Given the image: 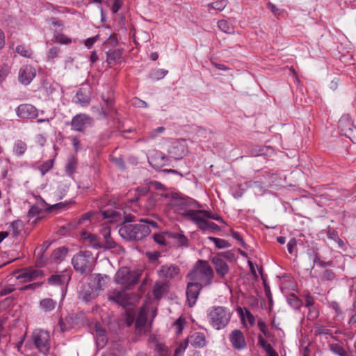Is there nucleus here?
Here are the masks:
<instances>
[{
  "mask_svg": "<svg viewBox=\"0 0 356 356\" xmlns=\"http://www.w3.org/2000/svg\"><path fill=\"white\" fill-rule=\"evenodd\" d=\"M102 213L104 218H112L114 220H121L123 216L124 222L120 225L118 232L121 237L128 241L141 240L147 236L151 232L149 225L157 227L156 222L147 219H141L138 224H128L134 220V217L126 216L124 211L121 213L120 211L106 210Z\"/></svg>",
  "mask_w": 356,
  "mask_h": 356,
  "instance_id": "f257e3e1",
  "label": "nucleus"
},
{
  "mask_svg": "<svg viewBox=\"0 0 356 356\" xmlns=\"http://www.w3.org/2000/svg\"><path fill=\"white\" fill-rule=\"evenodd\" d=\"M188 277L191 281L205 287L212 284L214 272L208 261L200 259L188 273Z\"/></svg>",
  "mask_w": 356,
  "mask_h": 356,
  "instance_id": "f03ea898",
  "label": "nucleus"
},
{
  "mask_svg": "<svg viewBox=\"0 0 356 356\" xmlns=\"http://www.w3.org/2000/svg\"><path fill=\"white\" fill-rule=\"evenodd\" d=\"M72 264L76 272L87 275L93 270V255L90 251H80L73 256Z\"/></svg>",
  "mask_w": 356,
  "mask_h": 356,
  "instance_id": "7ed1b4c3",
  "label": "nucleus"
},
{
  "mask_svg": "<svg viewBox=\"0 0 356 356\" xmlns=\"http://www.w3.org/2000/svg\"><path fill=\"white\" fill-rule=\"evenodd\" d=\"M208 318L211 325L216 330L225 328L231 318L230 310L225 307H212L209 313Z\"/></svg>",
  "mask_w": 356,
  "mask_h": 356,
  "instance_id": "20e7f679",
  "label": "nucleus"
},
{
  "mask_svg": "<svg viewBox=\"0 0 356 356\" xmlns=\"http://www.w3.org/2000/svg\"><path fill=\"white\" fill-rule=\"evenodd\" d=\"M138 280V276L126 267L120 268L115 276V282L122 285L126 289L135 285Z\"/></svg>",
  "mask_w": 356,
  "mask_h": 356,
  "instance_id": "39448f33",
  "label": "nucleus"
},
{
  "mask_svg": "<svg viewBox=\"0 0 356 356\" xmlns=\"http://www.w3.org/2000/svg\"><path fill=\"white\" fill-rule=\"evenodd\" d=\"M32 338L39 351L47 355L50 348L49 332L44 330H35L33 332Z\"/></svg>",
  "mask_w": 356,
  "mask_h": 356,
  "instance_id": "423d86ee",
  "label": "nucleus"
},
{
  "mask_svg": "<svg viewBox=\"0 0 356 356\" xmlns=\"http://www.w3.org/2000/svg\"><path fill=\"white\" fill-rule=\"evenodd\" d=\"M92 119L83 113H79L74 116L71 121L72 129L79 132H83L85 129L92 124Z\"/></svg>",
  "mask_w": 356,
  "mask_h": 356,
  "instance_id": "0eeeda50",
  "label": "nucleus"
},
{
  "mask_svg": "<svg viewBox=\"0 0 356 356\" xmlns=\"http://www.w3.org/2000/svg\"><path fill=\"white\" fill-rule=\"evenodd\" d=\"M203 287V286L193 281L191 282L188 283L186 289V296L188 302V305L191 307L195 304L199 296L200 292Z\"/></svg>",
  "mask_w": 356,
  "mask_h": 356,
  "instance_id": "6e6552de",
  "label": "nucleus"
},
{
  "mask_svg": "<svg viewBox=\"0 0 356 356\" xmlns=\"http://www.w3.org/2000/svg\"><path fill=\"white\" fill-rule=\"evenodd\" d=\"M180 273L179 268L175 264H165L161 266L158 270L159 277L165 280H172L175 278Z\"/></svg>",
  "mask_w": 356,
  "mask_h": 356,
  "instance_id": "1a4fd4ad",
  "label": "nucleus"
},
{
  "mask_svg": "<svg viewBox=\"0 0 356 356\" xmlns=\"http://www.w3.org/2000/svg\"><path fill=\"white\" fill-rule=\"evenodd\" d=\"M108 300L115 302L120 305L125 307L131 305V298L125 291H113L108 296Z\"/></svg>",
  "mask_w": 356,
  "mask_h": 356,
  "instance_id": "9d476101",
  "label": "nucleus"
},
{
  "mask_svg": "<svg viewBox=\"0 0 356 356\" xmlns=\"http://www.w3.org/2000/svg\"><path fill=\"white\" fill-rule=\"evenodd\" d=\"M35 76V70L29 65L22 66L19 71V81L24 85L29 84Z\"/></svg>",
  "mask_w": 356,
  "mask_h": 356,
  "instance_id": "9b49d317",
  "label": "nucleus"
},
{
  "mask_svg": "<svg viewBox=\"0 0 356 356\" xmlns=\"http://www.w3.org/2000/svg\"><path fill=\"white\" fill-rule=\"evenodd\" d=\"M17 115L24 119H33L38 116V110L31 104H21L17 108Z\"/></svg>",
  "mask_w": 356,
  "mask_h": 356,
  "instance_id": "f8f14e48",
  "label": "nucleus"
},
{
  "mask_svg": "<svg viewBox=\"0 0 356 356\" xmlns=\"http://www.w3.org/2000/svg\"><path fill=\"white\" fill-rule=\"evenodd\" d=\"M229 340L234 348L242 350L246 347V342L243 332L240 330H234L229 335Z\"/></svg>",
  "mask_w": 356,
  "mask_h": 356,
  "instance_id": "ddd939ff",
  "label": "nucleus"
},
{
  "mask_svg": "<svg viewBox=\"0 0 356 356\" xmlns=\"http://www.w3.org/2000/svg\"><path fill=\"white\" fill-rule=\"evenodd\" d=\"M168 160V158L162 152H158L148 159V162L156 170H160L162 167L167 165Z\"/></svg>",
  "mask_w": 356,
  "mask_h": 356,
  "instance_id": "4468645a",
  "label": "nucleus"
},
{
  "mask_svg": "<svg viewBox=\"0 0 356 356\" xmlns=\"http://www.w3.org/2000/svg\"><path fill=\"white\" fill-rule=\"evenodd\" d=\"M147 316L145 310H140L135 323L136 330L138 333H146L149 331V326L147 325Z\"/></svg>",
  "mask_w": 356,
  "mask_h": 356,
  "instance_id": "2eb2a0df",
  "label": "nucleus"
},
{
  "mask_svg": "<svg viewBox=\"0 0 356 356\" xmlns=\"http://www.w3.org/2000/svg\"><path fill=\"white\" fill-rule=\"evenodd\" d=\"M97 289L92 285L88 284L83 286L82 289L79 291V297L84 302H89L98 296Z\"/></svg>",
  "mask_w": 356,
  "mask_h": 356,
  "instance_id": "dca6fc26",
  "label": "nucleus"
},
{
  "mask_svg": "<svg viewBox=\"0 0 356 356\" xmlns=\"http://www.w3.org/2000/svg\"><path fill=\"white\" fill-rule=\"evenodd\" d=\"M208 218L202 217L197 222V227L204 233H213L220 230V227L213 222L207 220Z\"/></svg>",
  "mask_w": 356,
  "mask_h": 356,
  "instance_id": "f3484780",
  "label": "nucleus"
},
{
  "mask_svg": "<svg viewBox=\"0 0 356 356\" xmlns=\"http://www.w3.org/2000/svg\"><path fill=\"white\" fill-rule=\"evenodd\" d=\"M211 261L215 266L216 273L220 277H224L229 272V266L227 263L220 257H214Z\"/></svg>",
  "mask_w": 356,
  "mask_h": 356,
  "instance_id": "a211bd4d",
  "label": "nucleus"
},
{
  "mask_svg": "<svg viewBox=\"0 0 356 356\" xmlns=\"http://www.w3.org/2000/svg\"><path fill=\"white\" fill-rule=\"evenodd\" d=\"M187 340L193 347L197 348H203L207 343L204 334L201 332L193 334Z\"/></svg>",
  "mask_w": 356,
  "mask_h": 356,
  "instance_id": "6ab92c4d",
  "label": "nucleus"
},
{
  "mask_svg": "<svg viewBox=\"0 0 356 356\" xmlns=\"http://www.w3.org/2000/svg\"><path fill=\"white\" fill-rule=\"evenodd\" d=\"M96 341L98 347L103 348L107 343L106 332L99 324L95 325Z\"/></svg>",
  "mask_w": 356,
  "mask_h": 356,
  "instance_id": "aec40b11",
  "label": "nucleus"
},
{
  "mask_svg": "<svg viewBox=\"0 0 356 356\" xmlns=\"http://www.w3.org/2000/svg\"><path fill=\"white\" fill-rule=\"evenodd\" d=\"M81 236L82 238L86 242H88V244L93 248L99 249L102 248V247L103 246L97 236L95 234L84 232L82 233Z\"/></svg>",
  "mask_w": 356,
  "mask_h": 356,
  "instance_id": "412c9836",
  "label": "nucleus"
},
{
  "mask_svg": "<svg viewBox=\"0 0 356 356\" xmlns=\"http://www.w3.org/2000/svg\"><path fill=\"white\" fill-rule=\"evenodd\" d=\"M205 213V210H187L184 213L183 216L189 218L191 220H193L196 225L200 221V218L203 217V214Z\"/></svg>",
  "mask_w": 356,
  "mask_h": 356,
  "instance_id": "4be33fe9",
  "label": "nucleus"
},
{
  "mask_svg": "<svg viewBox=\"0 0 356 356\" xmlns=\"http://www.w3.org/2000/svg\"><path fill=\"white\" fill-rule=\"evenodd\" d=\"M102 235L104 238L105 243H102V248L112 249L116 246L115 242L111 237V230L108 228H104L102 231Z\"/></svg>",
  "mask_w": 356,
  "mask_h": 356,
  "instance_id": "5701e85b",
  "label": "nucleus"
},
{
  "mask_svg": "<svg viewBox=\"0 0 356 356\" xmlns=\"http://www.w3.org/2000/svg\"><path fill=\"white\" fill-rule=\"evenodd\" d=\"M120 49L109 50L106 52V62L111 65L117 63L122 57Z\"/></svg>",
  "mask_w": 356,
  "mask_h": 356,
  "instance_id": "b1692460",
  "label": "nucleus"
},
{
  "mask_svg": "<svg viewBox=\"0 0 356 356\" xmlns=\"http://www.w3.org/2000/svg\"><path fill=\"white\" fill-rule=\"evenodd\" d=\"M56 306V302L51 298H44L40 302V307L42 310L45 312H50L53 311Z\"/></svg>",
  "mask_w": 356,
  "mask_h": 356,
  "instance_id": "393cba45",
  "label": "nucleus"
},
{
  "mask_svg": "<svg viewBox=\"0 0 356 356\" xmlns=\"http://www.w3.org/2000/svg\"><path fill=\"white\" fill-rule=\"evenodd\" d=\"M70 279L69 275H53L48 279V282L51 284H63L65 282H68Z\"/></svg>",
  "mask_w": 356,
  "mask_h": 356,
  "instance_id": "a878e982",
  "label": "nucleus"
},
{
  "mask_svg": "<svg viewBox=\"0 0 356 356\" xmlns=\"http://www.w3.org/2000/svg\"><path fill=\"white\" fill-rule=\"evenodd\" d=\"M108 280V277L104 275H102L101 274H97L95 278L93 287L97 289V291H102L104 289V287L106 284V282Z\"/></svg>",
  "mask_w": 356,
  "mask_h": 356,
  "instance_id": "bb28decb",
  "label": "nucleus"
},
{
  "mask_svg": "<svg viewBox=\"0 0 356 356\" xmlns=\"http://www.w3.org/2000/svg\"><path fill=\"white\" fill-rule=\"evenodd\" d=\"M167 235L169 236V237H171L174 239H175L179 245L180 246H186L187 247L188 245V240L187 237L181 233H166Z\"/></svg>",
  "mask_w": 356,
  "mask_h": 356,
  "instance_id": "cd10ccee",
  "label": "nucleus"
},
{
  "mask_svg": "<svg viewBox=\"0 0 356 356\" xmlns=\"http://www.w3.org/2000/svg\"><path fill=\"white\" fill-rule=\"evenodd\" d=\"M339 127L341 129L342 131L345 132V134L347 135V132L353 131L352 122L349 120L347 116H343L339 120Z\"/></svg>",
  "mask_w": 356,
  "mask_h": 356,
  "instance_id": "c85d7f7f",
  "label": "nucleus"
},
{
  "mask_svg": "<svg viewBox=\"0 0 356 356\" xmlns=\"http://www.w3.org/2000/svg\"><path fill=\"white\" fill-rule=\"evenodd\" d=\"M330 350L339 356H348V352L340 343H331L329 345Z\"/></svg>",
  "mask_w": 356,
  "mask_h": 356,
  "instance_id": "c756f323",
  "label": "nucleus"
},
{
  "mask_svg": "<svg viewBox=\"0 0 356 356\" xmlns=\"http://www.w3.org/2000/svg\"><path fill=\"white\" fill-rule=\"evenodd\" d=\"M218 27L225 33L231 34L234 33V27L232 24L227 20H220L218 22Z\"/></svg>",
  "mask_w": 356,
  "mask_h": 356,
  "instance_id": "7c9ffc66",
  "label": "nucleus"
},
{
  "mask_svg": "<svg viewBox=\"0 0 356 356\" xmlns=\"http://www.w3.org/2000/svg\"><path fill=\"white\" fill-rule=\"evenodd\" d=\"M13 149L17 156H22L26 150V144L22 140H17L14 145Z\"/></svg>",
  "mask_w": 356,
  "mask_h": 356,
  "instance_id": "2f4dec72",
  "label": "nucleus"
},
{
  "mask_svg": "<svg viewBox=\"0 0 356 356\" xmlns=\"http://www.w3.org/2000/svg\"><path fill=\"white\" fill-rule=\"evenodd\" d=\"M67 248L65 247L58 248L52 252L51 257L54 260L57 261L65 257L67 254Z\"/></svg>",
  "mask_w": 356,
  "mask_h": 356,
  "instance_id": "473e14b6",
  "label": "nucleus"
},
{
  "mask_svg": "<svg viewBox=\"0 0 356 356\" xmlns=\"http://www.w3.org/2000/svg\"><path fill=\"white\" fill-rule=\"evenodd\" d=\"M208 239L213 241L216 247L218 249H223L230 246L229 243L225 239H221L213 236L208 237Z\"/></svg>",
  "mask_w": 356,
  "mask_h": 356,
  "instance_id": "72a5a7b5",
  "label": "nucleus"
},
{
  "mask_svg": "<svg viewBox=\"0 0 356 356\" xmlns=\"http://www.w3.org/2000/svg\"><path fill=\"white\" fill-rule=\"evenodd\" d=\"M76 161L74 157H72L69 159L66 166H65V172L69 175L71 176L76 169Z\"/></svg>",
  "mask_w": 356,
  "mask_h": 356,
  "instance_id": "f704fd0d",
  "label": "nucleus"
},
{
  "mask_svg": "<svg viewBox=\"0 0 356 356\" xmlns=\"http://www.w3.org/2000/svg\"><path fill=\"white\" fill-rule=\"evenodd\" d=\"M258 339L259 346L266 352L268 355L274 351L272 346L270 343H268L262 337V336L259 335Z\"/></svg>",
  "mask_w": 356,
  "mask_h": 356,
  "instance_id": "c9c22d12",
  "label": "nucleus"
},
{
  "mask_svg": "<svg viewBox=\"0 0 356 356\" xmlns=\"http://www.w3.org/2000/svg\"><path fill=\"white\" fill-rule=\"evenodd\" d=\"M168 74V71L163 69H158L150 74V78L154 80H160Z\"/></svg>",
  "mask_w": 356,
  "mask_h": 356,
  "instance_id": "e433bc0d",
  "label": "nucleus"
},
{
  "mask_svg": "<svg viewBox=\"0 0 356 356\" xmlns=\"http://www.w3.org/2000/svg\"><path fill=\"white\" fill-rule=\"evenodd\" d=\"M188 340L183 341L179 343V346L177 347L175 351L174 356H182L184 352L188 346Z\"/></svg>",
  "mask_w": 356,
  "mask_h": 356,
  "instance_id": "4c0bfd02",
  "label": "nucleus"
},
{
  "mask_svg": "<svg viewBox=\"0 0 356 356\" xmlns=\"http://www.w3.org/2000/svg\"><path fill=\"white\" fill-rule=\"evenodd\" d=\"M211 131L204 128H200L197 131V137L200 140H207L210 138Z\"/></svg>",
  "mask_w": 356,
  "mask_h": 356,
  "instance_id": "58836bf2",
  "label": "nucleus"
},
{
  "mask_svg": "<svg viewBox=\"0 0 356 356\" xmlns=\"http://www.w3.org/2000/svg\"><path fill=\"white\" fill-rule=\"evenodd\" d=\"M227 6V1L226 0H220L215 1L212 3L209 4V6L217 10L218 11H222Z\"/></svg>",
  "mask_w": 356,
  "mask_h": 356,
  "instance_id": "ea45409f",
  "label": "nucleus"
},
{
  "mask_svg": "<svg viewBox=\"0 0 356 356\" xmlns=\"http://www.w3.org/2000/svg\"><path fill=\"white\" fill-rule=\"evenodd\" d=\"M76 102L80 103L81 105L85 106L89 104V98L84 95L82 92H77L76 94Z\"/></svg>",
  "mask_w": 356,
  "mask_h": 356,
  "instance_id": "a19ab883",
  "label": "nucleus"
},
{
  "mask_svg": "<svg viewBox=\"0 0 356 356\" xmlns=\"http://www.w3.org/2000/svg\"><path fill=\"white\" fill-rule=\"evenodd\" d=\"M319 266L321 267H326L332 265V261H324L321 259L317 254H315L314 259H313V266L314 265Z\"/></svg>",
  "mask_w": 356,
  "mask_h": 356,
  "instance_id": "79ce46f5",
  "label": "nucleus"
},
{
  "mask_svg": "<svg viewBox=\"0 0 356 356\" xmlns=\"http://www.w3.org/2000/svg\"><path fill=\"white\" fill-rule=\"evenodd\" d=\"M316 335H331L330 330L326 326L316 325Z\"/></svg>",
  "mask_w": 356,
  "mask_h": 356,
  "instance_id": "37998d69",
  "label": "nucleus"
},
{
  "mask_svg": "<svg viewBox=\"0 0 356 356\" xmlns=\"http://www.w3.org/2000/svg\"><path fill=\"white\" fill-rule=\"evenodd\" d=\"M55 38L56 40L60 44H68L72 42L71 38L67 37L63 33L57 34Z\"/></svg>",
  "mask_w": 356,
  "mask_h": 356,
  "instance_id": "c03bdc74",
  "label": "nucleus"
},
{
  "mask_svg": "<svg viewBox=\"0 0 356 356\" xmlns=\"http://www.w3.org/2000/svg\"><path fill=\"white\" fill-rule=\"evenodd\" d=\"M15 51L24 57H30L31 55V52L29 49H26L23 45H18Z\"/></svg>",
  "mask_w": 356,
  "mask_h": 356,
  "instance_id": "a18cd8bd",
  "label": "nucleus"
},
{
  "mask_svg": "<svg viewBox=\"0 0 356 356\" xmlns=\"http://www.w3.org/2000/svg\"><path fill=\"white\" fill-rule=\"evenodd\" d=\"M104 101L106 102V104L107 105V108L106 109L102 108V110L99 112V115H100V118H107L108 112L111 109L112 101L109 100L108 99L106 100L104 99Z\"/></svg>",
  "mask_w": 356,
  "mask_h": 356,
  "instance_id": "49530a36",
  "label": "nucleus"
},
{
  "mask_svg": "<svg viewBox=\"0 0 356 356\" xmlns=\"http://www.w3.org/2000/svg\"><path fill=\"white\" fill-rule=\"evenodd\" d=\"M39 275L38 270H29L25 273H22L19 277H25L29 278L30 280H33L35 277H37Z\"/></svg>",
  "mask_w": 356,
  "mask_h": 356,
  "instance_id": "de8ad7c7",
  "label": "nucleus"
},
{
  "mask_svg": "<svg viewBox=\"0 0 356 356\" xmlns=\"http://www.w3.org/2000/svg\"><path fill=\"white\" fill-rule=\"evenodd\" d=\"M327 236L328 238H330V239H332L335 241H338L339 242V244L340 245L341 243L343 244V241L339 238V236H338V234H337V232L335 231L334 229H330L327 232Z\"/></svg>",
  "mask_w": 356,
  "mask_h": 356,
  "instance_id": "09e8293b",
  "label": "nucleus"
},
{
  "mask_svg": "<svg viewBox=\"0 0 356 356\" xmlns=\"http://www.w3.org/2000/svg\"><path fill=\"white\" fill-rule=\"evenodd\" d=\"M203 217H206V218H208L210 219H213V220L219 221L222 223H225V221L223 220V219L220 216H218L217 214H213L210 211H208L207 210H205V213L203 214Z\"/></svg>",
  "mask_w": 356,
  "mask_h": 356,
  "instance_id": "8fccbe9b",
  "label": "nucleus"
},
{
  "mask_svg": "<svg viewBox=\"0 0 356 356\" xmlns=\"http://www.w3.org/2000/svg\"><path fill=\"white\" fill-rule=\"evenodd\" d=\"M53 166V161L52 160H49L47 161H46L45 163H44L41 166H40V171L42 172V175H44L47 171H49Z\"/></svg>",
  "mask_w": 356,
  "mask_h": 356,
  "instance_id": "3c124183",
  "label": "nucleus"
},
{
  "mask_svg": "<svg viewBox=\"0 0 356 356\" xmlns=\"http://www.w3.org/2000/svg\"><path fill=\"white\" fill-rule=\"evenodd\" d=\"M334 278V273L331 270H325L323 273L322 279L324 280H332Z\"/></svg>",
  "mask_w": 356,
  "mask_h": 356,
  "instance_id": "603ef678",
  "label": "nucleus"
},
{
  "mask_svg": "<svg viewBox=\"0 0 356 356\" xmlns=\"http://www.w3.org/2000/svg\"><path fill=\"white\" fill-rule=\"evenodd\" d=\"M60 51V48L58 47H51L48 54L49 58L53 59L56 57H57L58 53Z\"/></svg>",
  "mask_w": 356,
  "mask_h": 356,
  "instance_id": "864d4df0",
  "label": "nucleus"
},
{
  "mask_svg": "<svg viewBox=\"0 0 356 356\" xmlns=\"http://www.w3.org/2000/svg\"><path fill=\"white\" fill-rule=\"evenodd\" d=\"M106 44H109L112 47L117 45L118 44V38L116 34L111 35L108 40L105 42Z\"/></svg>",
  "mask_w": 356,
  "mask_h": 356,
  "instance_id": "5fc2aeb1",
  "label": "nucleus"
},
{
  "mask_svg": "<svg viewBox=\"0 0 356 356\" xmlns=\"http://www.w3.org/2000/svg\"><path fill=\"white\" fill-rule=\"evenodd\" d=\"M154 240L158 244L163 245H165V237L162 234H155L154 235Z\"/></svg>",
  "mask_w": 356,
  "mask_h": 356,
  "instance_id": "6e6d98bb",
  "label": "nucleus"
},
{
  "mask_svg": "<svg viewBox=\"0 0 356 356\" xmlns=\"http://www.w3.org/2000/svg\"><path fill=\"white\" fill-rule=\"evenodd\" d=\"M268 8L270 9V10L273 13L275 16L277 17L280 15V10L272 3H268Z\"/></svg>",
  "mask_w": 356,
  "mask_h": 356,
  "instance_id": "4d7b16f0",
  "label": "nucleus"
},
{
  "mask_svg": "<svg viewBox=\"0 0 356 356\" xmlns=\"http://www.w3.org/2000/svg\"><path fill=\"white\" fill-rule=\"evenodd\" d=\"M132 104L138 107H147V104L145 102L138 98H135L132 100Z\"/></svg>",
  "mask_w": 356,
  "mask_h": 356,
  "instance_id": "13d9d810",
  "label": "nucleus"
},
{
  "mask_svg": "<svg viewBox=\"0 0 356 356\" xmlns=\"http://www.w3.org/2000/svg\"><path fill=\"white\" fill-rule=\"evenodd\" d=\"M156 350L161 355H165L167 354V350L165 347L162 343H157L155 348Z\"/></svg>",
  "mask_w": 356,
  "mask_h": 356,
  "instance_id": "bf43d9fd",
  "label": "nucleus"
},
{
  "mask_svg": "<svg viewBox=\"0 0 356 356\" xmlns=\"http://www.w3.org/2000/svg\"><path fill=\"white\" fill-rule=\"evenodd\" d=\"M245 316H246L248 322L252 325H254L255 319H254V316H253V314L247 309H245Z\"/></svg>",
  "mask_w": 356,
  "mask_h": 356,
  "instance_id": "052dcab7",
  "label": "nucleus"
},
{
  "mask_svg": "<svg viewBox=\"0 0 356 356\" xmlns=\"http://www.w3.org/2000/svg\"><path fill=\"white\" fill-rule=\"evenodd\" d=\"M122 2L120 0H115L113 4L111 10L113 13H117L121 8Z\"/></svg>",
  "mask_w": 356,
  "mask_h": 356,
  "instance_id": "680f3d73",
  "label": "nucleus"
},
{
  "mask_svg": "<svg viewBox=\"0 0 356 356\" xmlns=\"http://www.w3.org/2000/svg\"><path fill=\"white\" fill-rule=\"evenodd\" d=\"M50 245V243L49 241H45L42 243V245L38 249L39 254H44L46 250L49 248Z\"/></svg>",
  "mask_w": 356,
  "mask_h": 356,
  "instance_id": "e2e57ef3",
  "label": "nucleus"
},
{
  "mask_svg": "<svg viewBox=\"0 0 356 356\" xmlns=\"http://www.w3.org/2000/svg\"><path fill=\"white\" fill-rule=\"evenodd\" d=\"M39 213L40 209H38V207L36 206H32L29 209L28 214L29 217H34Z\"/></svg>",
  "mask_w": 356,
  "mask_h": 356,
  "instance_id": "0e129e2a",
  "label": "nucleus"
},
{
  "mask_svg": "<svg viewBox=\"0 0 356 356\" xmlns=\"http://www.w3.org/2000/svg\"><path fill=\"white\" fill-rule=\"evenodd\" d=\"M36 264L39 266H42L45 264V259L44 258V254H39V252H38Z\"/></svg>",
  "mask_w": 356,
  "mask_h": 356,
  "instance_id": "69168bd1",
  "label": "nucleus"
},
{
  "mask_svg": "<svg viewBox=\"0 0 356 356\" xmlns=\"http://www.w3.org/2000/svg\"><path fill=\"white\" fill-rule=\"evenodd\" d=\"M232 236L236 239L243 247L245 246V242L237 232L232 231Z\"/></svg>",
  "mask_w": 356,
  "mask_h": 356,
  "instance_id": "338daca9",
  "label": "nucleus"
},
{
  "mask_svg": "<svg viewBox=\"0 0 356 356\" xmlns=\"http://www.w3.org/2000/svg\"><path fill=\"white\" fill-rule=\"evenodd\" d=\"M296 245V240L295 238H292L289 241L287 244V249L289 253L293 252V248Z\"/></svg>",
  "mask_w": 356,
  "mask_h": 356,
  "instance_id": "774afa93",
  "label": "nucleus"
}]
</instances>
